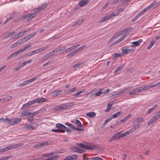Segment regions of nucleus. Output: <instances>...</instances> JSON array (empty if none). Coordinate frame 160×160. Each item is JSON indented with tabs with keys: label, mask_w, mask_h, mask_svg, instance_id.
Listing matches in <instances>:
<instances>
[{
	"label": "nucleus",
	"mask_w": 160,
	"mask_h": 160,
	"mask_svg": "<svg viewBox=\"0 0 160 160\" xmlns=\"http://www.w3.org/2000/svg\"><path fill=\"white\" fill-rule=\"evenodd\" d=\"M119 14V11L118 10H116L115 11L111 13V14H107L102 17L99 21V22L106 21L115 16L118 15Z\"/></svg>",
	"instance_id": "obj_1"
},
{
	"label": "nucleus",
	"mask_w": 160,
	"mask_h": 160,
	"mask_svg": "<svg viewBox=\"0 0 160 160\" xmlns=\"http://www.w3.org/2000/svg\"><path fill=\"white\" fill-rule=\"evenodd\" d=\"M74 104L72 102L62 104L58 106H56L54 108V111H58L62 110H65L73 106Z\"/></svg>",
	"instance_id": "obj_2"
},
{
	"label": "nucleus",
	"mask_w": 160,
	"mask_h": 160,
	"mask_svg": "<svg viewBox=\"0 0 160 160\" xmlns=\"http://www.w3.org/2000/svg\"><path fill=\"white\" fill-rule=\"evenodd\" d=\"M30 46V45H29L25 46L23 48H21L16 52L12 53L10 55L8 56L7 57V59H9L17 56L18 54H21L22 53V52H23Z\"/></svg>",
	"instance_id": "obj_3"
},
{
	"label": "nucleus",
	"mask_w": 160,
	"mask_h": 160,
	"mask_svg": "<svg viewBox=\"0 0 160 160\" xmlns=\"http://www.w3.org/2000/svg\"><path fill=\"white\" fill-rule=\"evenodd\" d=\"M160 118V110L157 112L148 122V125L150 126L152 123L156 122L157 120Z\"/></svg>",
	"instance_id": "obj_4"
},
{
	"label": "nucleus",
	"mask_w": 160,
	"mask_h": 160,
	"mask_svg": "<svg viewBox=\"0 0 160 160\" xmlns=\"http://www.w3.org/2000/svg\"><path fill=\"white\" fill-rule=\"evenodd\" d=\"M37 79L38 78L37 77H33L31 79L25 81L23 82H22L20 83L18 85V86L19 87H21L27 85L32 82L35 80H37Z\"/></svg>",
	"instance_id": "obj_5"
},
{
	"label": "nucleus",
	"mask_w": 160,
	"mask_h": 160,
	"mask_svg": "<svg viewBox=\"0 0 160 160\" xmlns=\"http://www.w3.org/2000/svg\"><path fill=\"white\" fill-rule=\"evenodd\" d=\"M119 133H120L119 132L114 134L109 139V142H111L114 140H116V139H119L121 138L124 137V134H122L120 135H119Z\"/></svg>",
	"instance_id": "obj_6"
},
{
	"label": "nucleus",
	"mask_w": 160,
	"mask_h": 160,
	"mask_svg": "<svg viewBox=\"0 0 160 160\" xmlns=\"http://www.w3.org/2000/svg\"><path fill=\"white\" fill-rule=\"evenodd\" d=\"M23 145V143H18L17 144H13L11 145L8 146L6 147L7 151L10 150L15 149L19 147L22 146Z\"/></svg>",
	"instance_id": "obj_7"
},
{
	"label": "nucleus",
	"mask_w": 160,
	"mask_h": 160,
	"mask_svg": "<svg viewBox=\"0 0 160 160\" xmlns=\"http://www.w3.org/2000/svg\"><path fill=\"white\" fill-rule=\"evenodd\" d=\"M147 11V10L146 9V8H145L144 9L141 11L138 14H137L135 17L132 19V22H134L137 20L140 16L142 15Z\"/></svg>",
	"instance_id": "obj_8"
},
{
	"label": "nucleus",
	"mask_w": 160,
	"mask_h": 160,
	"mask_svg": "<svg viewBox=\"0 0 160 160\" xmlns=\"http://www.w3.org/2000/svg\"><path fill=\"white\" fill-rule=\"evenodd\" d=\"M48 141L44 142H41L38 143L33 146V147L34 148L40 147L42 146H48Z\"/></svg>",
	"instance_id": "obj_9"
},
{
	"label": "nucleus",
	"mask_w": 160,
	"mask_h": 160,
	"mask_svg": "<svg viewBox=\"0 0 160 160\" xmlns=\"http://www.w3.org/2000/svg\"><path fill=\"white\" fill-rule=\"evenodd\" d=\"M35 126H32L29 124H26L24 125V128L27 130L32 131L37 127V124H35Z\"/></svg>",
	"instance_id": "obj_10"
},
{
	"label": "nucleus",
	"mask_w": 160,
	"mask_h": 160,
	"mask_svg": "<svg viewBox=\"0 0 160 160\" xmlns=\"http://www.w3.org/2000/svg\"><path fill=\"white\" fill-rule=\"evenodd\" d=\"M35 14L32 13H29L27 15H24L23 18H24L27 19V22L30 21L32 18L34 17Z\"/></svg>",
	"instance_id": "obj_11"
},
{
	"label": "nucleus",
	"mask_w": 160,
	"mask_h": 160,
	"mask_svg": "<svg viewBox=\"0 0 160 160\" xmlns=\"http://www.w3.org/2000/svg\"><path fill=\"white\" fill-rule=\"evenodd\" d=\"M21 119L20 118H14L11 119L10 124L12 125H16L21 121Z\"/></svg>",
	"instance_id": "obj_12"
},
{
	"label": "nucleus",
	"mask_w": 160,
	"mask_h": 160,
	"mask_svg": "<svg viewBox=\"0 0 160 160\" xmlns=\"http://www.w3.org/2000/svg\"><path fill=\"white\" fill-rule=\"evenodd\" d=\"M100 90L99 92H96L94 95V94L92 93H89L90 94V97H97L100 95L101 94H102L103 93V92L102 91L103 90V89L100 88Z\"/></svg>",
	"instance_id": "obj_13"
},
{
	"label": "nucleus",
	"mask_w": 160,
	"mask_h": 160,
	"mask_svg": "<svg viewBox=\"0 0 160 160\" xmlns=\"http://www.w3.org/2000/svg\"><path fill=\"white\" fill-rule=\"evenodd\" d=\"M47 6L46 3H43L38 7L37 9L36 12H39L41 10L45 8Z\"/></svg>",
	"instance_id": "obj_14"
},
{
	"label": "nucleus",
	"mask_w": 160,
	"mask_h": 160,
	"mask_svg": "<svg viewBox=\"0 0 160 160\" xmlns=\"http://www.w3.org/2000/svg\"><path fill=\"white\" fill-rule=\"evenodd\" d=\"M142 41V39H139L138 40L133 42H132V46L133 47H136L139 46L140 43Z\"/></svg>",
	"instance_id": "obj_15"
},
{
	"label": "nucleus",
	"mask_w": 160,
	"mask_h": 160,
	"mask_svg": "<svg viewBox=\"0 0 160 160\" xmlns=\"http://www.w3.org/2000/svg\"><path fill=\"white\" fill-rule=\"evenodd\" d=\"M35 100L36 101V102L37 103H42L47 101V99L46 98H43L42 97L38 98L37 99H35Z\"/></svg>",
	"instance_id": "obj_16"
},
{
	"label": "nucleus",
	"mask_w": 160,
	"mask_h": 160,
	"mask_svg": "<svg viewBox=\"0 0 160 160\" xmlns=\"http://www.w3.org/2000/svg\"><path fill=\"white\" fill-rule=\"evenodd\" d=\"M62 90H59L57 91H55L51 92V94L53 98H54L56 96L58 95Z\"/></svg>",
	"instance_id": "obj_17"
},
{
	"label": "nucleus",
	"mask_w": 160,
	"mask_h": 160,
	"mask_svg": "<svg viewBox=\"0 0 160 160\" xmlns=\"http://www.w3.org/2000/svg\"><path fill=\"white\" fill-rule=\"evenodd\" d=\"M32 60L30 59L29 60L26 61L22 63H20L19 64V68H21L25 66L26 64L31 62Z\"/></svg>",
	"instance_id": "obj_18"
},
{
	"label": "nucleus",
	"mask_w": 160,
	"mask_h": 160,
	"mask_svg": "<svg viewBox=\"0 0 160 160\" xmlns=\"http://www.w3.org/2000/svg\"><path fill=\"white\" fill-rule=\"evenodd\" d=\"M89 0H82L79 2V5L81 7L87 5Z\"/></svg>",
	"instance_id": "obj_19"
},
{
	"label": "nucleus",
	"mask_w": 160,
	"mask_h": 160,
	"mask_svg": "<svg viewBox=\"0 0 160 160\" xmlns=\"http://www.w3.org/2000/svg\"><path fill=\"white\" fill-rule=\"evenodd\" d=\"M72 149L74 150V151L78 153H82L83 152L84 150L77 148L76 147H72Z\"/></svg>",
	"instance_id": "obj_20"
},
{
	"label": "nucleus",
	"mask_w": 160,
	"mask_h": 160,
	"mask_svg": "<svg viewBox=\"0 0 160 160\" xmlns=\"http://www.w3.org/2000/svg\"><path fill=\"white\" fill-rule=\"evenodd\" d=\"M31 114V113L28 110L23 111L21 113L22 116H27Z\"/></svg>",
	"instance_id": "obj_21"
},
{
	"label": "nucleus",
	"mask_w": 160,
	"mask_h": 160,
	"mask_svg": "<svg viewBox=\"0 0 160 160\" xmlns=\"http://www.w3.org/2000/svg\"><path fill=\"white\" fill-rule=\"evenodd\" d=\"M134 128H131L128 131L122 133L123 134H124V137H125L129 134L130 133H132L133 131H134L135 130H134Z\"/></svg>",
	"instance_id": "obj_22"
},
{
	"label": "nucleus",
	"mask_w": 160,
	"mask_h": 160,
	"mask_svg": "<svg viewBox=\"0 0 160 160\" xmlns=\"http://www.w3.org/2000/svg\"><path fill=\"white\" fill-rule=\"evenodd\" d=\"M121 113V112L118 111L112 115L110 116V117L111 119H112L113 118H116L118 117Z\"/></svg>",
	"instance_id": "obj_23"
},
{
	"label": "nucleus",
	"mask_w": 160,
	"mask_h": 160,
	"mask_svg": "<svg viewBox=\"0 0 160 160\" xmlns=\"http://www.w3.org/2000/svg\"><path fill=\"white\" fill-rule=\"evenodd\" d=\"M76 124L77 127L82 128V125L81 122L78 120H76L74 122Z\"/></svg>",
	"instance_id": "obj_24"
},
{
	"label": "nucleus",
	"mask_w": 160,
	"mask_h": 160,
	"mask_svg": "<svg viewBox=\"0 0 160 160\" xmlns=\"http://www.w3.org/2000/svg\"><path fill=\"white\" fill-rule=\"evenodd\" d=\"M87 116H89L91 118H94L96 115V113L94 112H90L86 113Z\"/></svg>",
	"instance_id": "obj_25"
},
{
	"label": "nucleus",
	"mask_w": 160,
	"mask_h": 160,
	"mask_svg": "<svg viewBox=\"0 0 160 160\" xmlns=\"http://www.w3.org/2000/svg\"><path fill=\"white\" fill-rule=\"evenodd\" d=\"M11 119L8 118H0V122H6L7 121H8L9 122V123L10 124Z\"/></svg>",
	"instance_id": "obj_26"
},
{
	"label": "nucleus",
	"mask_w": 160,
	"mask_h": 160,
	"mask_svg": "<svg viewBox=\"0 0 160 160\" xmlns=\"http://www.w3.org/2000/svg\"><path fill=\"white\" fill-rule=\"evenodd\" d=\"M158 107V105H155L152 108L149 109L148 112H147V113L148 114H149L151 112L154 111L155 109H156Z\"/></svg>",
	"instance_id": "obj_27"
},
{
	"label": "nucleus",
	"mask_w": 160,
	"mask_h": 160,
	"mask_svg": "<svg viewBox=\"0 0 160 160\" xmlns=\"http://www.w3.org/2000/svg\"><path fill=\"white\" fill-rule=\"evenodd\" d=\"M157 5V3H156V1H154L153 2H152V3H151L150 5H149L148 6H147L146 8V9L148 10L149 9L152 8V7L154 5Z\"/></svg>",
	"instance_id": "obj_28"
},
{
	"label": "nucleus",
	"mask_w": 160,
	"mask_h": 160,
	"mask_svg": "<svg viewBox=\"0 0 160 160\" xmlns=\"http://www.w3.org/2000/svg\"><path fill=\"white\" fill-rule=\"evenodd\" d=\"M83 65V63L82 62H79L78 63H77L76 64H75V65H73L72 66L73 68H75L76 69H78V68L82 67Z\"/></svg>",
	"instance_id": "obj_29"
},
{
	"label": "nucleus",
	"mask_w": 160,
	"mask_h": 160,
	"mask_svg": "<svg viewBox=\"0 0 160 160\" xmlns=\"http://www.w3.org/2000/svg\"><path fill=\"white\" fill-rule=\"evenodd\" d=\"M150 89L149 87V85H148L144 86H142L140 88L139 90H140V91H145L148 89Z\"/></svg>",
	"instance_id": "obj_30"
},
{
	"label": "nucleus",
	"mask_w": 160,
	"mask_h": 160,
	"mask_svg": "<svg viewBox=\"0 0 160 160\" xmlns=\"http://www.w3.org/2000/svg\"><path fill=\"white\" fill-rule=\"evenodd\" d=\"M83 19H82L80 20H78L77 21L74 23L72 25V26H74L76 25H80L83 22Z\"/></svg>",
	"instance_id": "obj_31"
},
{
	"label": "nucleus",
	"mask_w": 160,
	"mask_h": 160,
	"mask_svg": "<svg viewBox=\"0 0 160 160\" xmlns=\"http://www.w3.org/2000/svg\"><path fill=\"white\" fill-rule=\"evenodd\" d=\"M85 91V90L82 89V90H81V91H79L77 92L75 94H73V96L75 98H77L80 94H81V93H82L84 92Z\"/></svg>",
	"instance_id": "obj_32"
},
{
	"label": "nucleus",
	"mask_w": 160,
	"mask_h": 160,
	"mask_svg": "<svg viewBox=\"0 0 160 160\" xmlns=\"http://www.w3.org/2000/svg\"><path fill=\"white\" fill-rule=\"evenodd\" d=\"M140 91V90H139V89H134L132 91H131L129 93V94L131 95H133L134 94Z\"/></svg>",
	"instance_id": "obj_33"
},
{
	"label": "nucleus",
	"mask_w": 160,
	"mask_h": 160,
	"mask_svg": "<svg viewBox=\"0 0 160 160\" xmlns=\"http://www.w3.org/2000/svg\"><path fill=\"white\" fill-rule=\"evenodd\" d=\"M64 49V48H58L56 49L55 50H54L52 52H53V54H54V53H56L58 52L61 51L63 50Z\"/></svg>",
	"instance_id": "obj_34"
},
{
	"label": "nucleus",
	"mask_w": 160,
	"mask_h": 160,
	"mask_svg": "<svg viewBox=\"0 0 160 160\" xmlns=\"http://www.w3.org/2000/svg\"><path fill=\"white\" fill-rule=\"evenodd\" d=\"M156 42L154 40H153L149 44L147 47V49L149 50L150 49L152 46Z\"/></svg>",
	"instance_id": "obj_35"
},
{
	"label": "nucleus",
	"mask_w": 160,
	"mask_h": 160,
	"mask_svg": "<svg viewBox=\"0 0 160 160\" xmlns=\"http://www.w3.org/2000/svg\"><path fill=\"white\" fill-rule=\"evenodd\" d=\"M122 52L124 54H126L129 52V51L127 48L123 47L122 49Z\"/></svg>",
	"instance_id": "obj_36"
},
{
	"label": "nucleus",
	"mask_w": 160,
	"mask_h": 160,
	"mask_svg": "<svg viewBox=\"0 0 160 160\" xmlns=\"http://www.w3.org/2000/svg\"><path fill=\"white\" fill-rule=\"evenodd\" d=\"M49 48V47L48 46H45L44 47H42L40 48H38V50L39 51V52H41L44 51V50H47Z\"/></svg>",
	"instance_id": "obj_37"
},
{
	"label": "nucleus",
	"mask_w": 160,
	"mask_h": 160,
	"mask_svg": "<svg viewBox=\"0 0 160 160\" xmlns=\"http://www.w3.org/2000/svg\"><path fill=\"white\" fill-rule=\"evenodd\" d=\"M85 46L86 45H84L78 48L76 50H75V51L76 53H77L84 48Z\"/></svg>",
	"instance_id": "obj_38"
},
{
	"label": "nucleus",
	"mask_w": 160,
	"mask_h": 160,
	"mask_svg": "<svg viewBox=\"0 0 160 160\" xmlns=\"http://www.w3.org/2000/svg\"><path fill=\"white\" fill-rule=\"evenodd\" d=\"M13 17L12 15H10L9 17L7 18L6 20L3 22V24H5L8 22L10 20H11Z\"/></svg>",
	"instance_id": "obj_39"
},
{
	"label": "nucleus",
	"mask_w": 160,
	"mask_h": 160,
	"mask_svg": "<svg viewBox=\"0 0 160 160\" xmlns=\"http://www.w3.org/2000/svg\"><path fill=\"white\" fill-rule=\"evenodd\" d=\"M15 31H12V32H11L9 33H8V35L6 36V37L5 38H10L14 34H15Z\"/></svg>",
	"instance_id": "obj_40"
},
{
	"label": "nucleus",
	"mask_w": 160,
	"mask_h": 160,
	"mask_svg": "<svg viewBox=\"0 0 160 160\" xmlns=\"http://www.w3.org/2000/svg\"><path fill=\"white\" fill-rule=\"evenodd\" d=\"M126 36V34H123L120 38L117 41V42H119L123 40Z\"/></svg>",
	"instance_id": "obj_41"
},
{
	"label": "nucleus",
	"mask_w": 160,
	"mask_h": 160,
	"mask_svg": "<svg viewBox=\"0 0 160 160\" xmlns=\"http://www.w3.org/2000/svg\"><path fill=\"white\" fill-rule=\"evenodd\" d=\"M76 53V52L75 51V50L72 52H70L67 55V57L68 58H71L72 57L74 54L75 53Z\"/></svg>",
	"instance_id": "obj_42"
},
{
	"label": "nucleus",
	"mask_w": 160,
	"mask_h": 160,
	"mask_svg": "<svg viewBox=\"0 0 160 160\" xmlns=\"http://www.w3.org/2000/svg\"><path fill=\"white\" fill-rule=\"evenodd\" d=\"M53 55V52H51L45 55L44 56V58H48L52 56Z\"/></svg>",
	"instance_id": "obj_43"
},
{
	"label": "nucleus",
	"mask_w": 160,
	"mask_h": 160,
	"mask_svg": "<svg viewBox=\"0 0 160 160\" xmlns=\"http://www.w3.org/2000/svg\"><path fill=\"white\" fill-rule=\"evenodd\" d=\"M32 55H33L32 53V51H31L23 55L22 57H27L30 56Z\"/></svg>",
	"instance_id": "obj_44"
},
{
	"label": "nucleus",
	"mask_w": 160,
	"mask_h": 160,
	"mask_svg": "<svg viewBox=\"0 0 160 160\" xmlns=\"http://www.w3.org/2000/svg\"><path fill=\"white\" fill-rule=\"evenodd\" d=\"M12 157L11 155H9L7 157H2L0 159V160H7L10 158Z\"/></svg>",
	"instance_id": "obj_45"
},
{
	"label": "nucleus",
	"mask_w": 160,
	"mask_h": 160,
	"mask_svg": "<svg viewBox=\"0 0 160 160\" xmlns=\"http://www.w3.org/2000/svg\"><path fill=\"white\" fill-rule=\"evenodd\" d=\"M69 156L71 160H76L78 157L76 155H72Z\"/></svg>",
	"instance_id": "obj_46"
},
{
	"label": "nucleus",
	"mask_w": 160,
	"mask_h": 160,
	"mask_svg": "<svg viewBox=\"0 0 160 160\" xmlns=\"http://www.w3.org/2000/svg\"><path fill=\"white\" fill-rule=\"evenodd\" d=\"M58 157H53L51 158H48L46 159H45L43 160H58Z\"/></svg>",
	"instance_id": "obj_47"
},
{
	"label": "nucleus",
	"mask_w": 160,
	"mask_h": 160,
	"mask_svg": "<svg viewBox=\"0 0 160 160\" xmlns=\"http://www.w3.org/2000/svg\"><path fill=\"white\" fill-rule=\"evenodd\" d=\"M77 145L78 147H80L83 149H84L85 145L81 143H77Z\"/></svg>",
	"instance_id": "obj_48"
},
{
	"label": "nucleus",
	"mask_w": 160,
	"mask_h": 160,
	"mask_svg": "<svg viewBox=\"0 0 160 160\" xmlns=\"http://www.w3.org/2000/svg\"><path fill=\"white\" fill-rule=\"evenodd\" d=\"M27 119L28 122H31L33 120V117L32 115L27 118Z\"/></svg>",
	"instance_id": "obj_49"
},
{
	"label": "nucleus",
	"mask_w": 160,
	"mask_h": 160,
	"mask_svg": "<svg viewBox=\"0 0 160 160\" xmlns=\"http://www.w3.org/2000/svg\"><path fill=\"white\" fill-rule=\"evenodd\" d=\"M143 120V118H139L136 119L135 120V121L137 122L138 123H139V122H142Z\"/></svg>",
	"instance_id": "obj_50"
},
{
	"label": "nucleus",
	"mask_w": 160,
	"mask_h": 160,
	"mask_svg": "<svg viewBox=\"0 0 160 160\" xmlns=\"http://www.w3.org/2000/svg\"><path fill=\"white\" fill-rule=\"evenodd\" d=\"M17 45L18 46H19L20 45L24 43V42L22 39H21L18 40L17 42H16Z\"/></svg>",
	"instance_id": "obj_51"
},
{
	"label": "nucleus",
	"mask_w": 160,
	"mask_h": 160,
	"mask_svg": "<svg viewBox=\"0 0 160 160\" xmlns=\"http://www.w3.org/2000/svg\"><path fill=\"white\" fill-rule=\"evenodd\" d=\"M29 104L28 103V102H27V103L25 104H24L23 105L22 108V109H24L26 108L29 107Z\"/></svg>",
	"instance_id": "obj_52"
},
{
	"label": "nucleus",
	"mask_w": 160,
	"mask_h": 160,
	"mask_svg": "<svg viewBox=\"0 0 160 160\" xmlns=\"http://www.w3.org/2000/svg\"><path fill=\"white\" fill-rule=\"evenodd\" d=\"M74 49V48H73V46H72V47H69V48H67L66 49L65 51H66V52H69L70 51L73 50Z\"/></svg>",
	"instance_id": "obj_53"
},
{
	"label": "nucleus",
	"mask_w": 160,
	"mask_h": 160,
	"mask_svg": "<svg viewBox=\"0 0 160 160\" xmlns=\"http://www.w3.org/2000/svg\"><path fill=\"white\" fill-rule=\"evenodd\" d=\"M29 104V106L36 103L35 99H33L32 100L28 102Z\"/></svg>",
	"instance_id": "obj_54"
},
{
	"label": "nucleus",
	"mask_w": 160,
	"mask_h": 160,
	"mask_svg": "<svg viewBox=\"0 0 160 160\" xmlns=\"http://www.w3.org/2000/svg\"><path fill=\"white\" fill-rule=\"evenodd\" d=\"M111 104H108L107 105V109L105 110V112H108L111 109Z\"/></svg>",
	"instance_id": "obj_55"
},
{
	"label": "nucleus",
	"mask_w": 160,
	"mask_h": 160,
	"mask_svg": "<svg viewBox=\"0 0 160 160\" xmlns=\"http://www.w3.org/2000/svg\"><path fill=\"white\" fill-rule=\"evenodd\" d=\"M65 124L67 125V126H69L71 128H72L73 130L74 128H75V126L73 124L69 123L68 122H66Z\"/></svg>",
	"instance_id": "obj_56"
},
{
	"label": "nucleus",
	"mask_w": 160,
	"mask_h": 160,
	"mask_svg": "<svg viewBox=\"0 0 160 160\" xmlns=\"http://www.w3.org/2000/svg\"><path fill=\"white\" fill-rule=\"evenodd\" d=\"M126 92V90H125V89H124L123 90H121V91H119V92H117V95H119L120 94H123V93H124L125 92Z\"/></svg>",
	"instance_id": "obj_57"
},
{
	"label": "nucleus",
	"mask_w": 160,
	"mask_h": 160,
	"mask_svg": "<svg viewBox=\"0 0 160 160\" xmlns=\"http://www.w3.org/2000/svg\"><path fill=\"white\" fill-rule=\"evenodd\" d=\"M73 130H75L77 131H84V129H83L81 128H76L75 127L74 128Z\"/></svg>",
	"instance_id": "obj_58"
},
{
	"label": "nucleus",
	"mask_w": 160,
	"mask_h": 160,
	"mask_svg": "<svg viewBox=\"0 0 160 160\" xmlns=\"http://www.w3.org/2000/svg\"><path fill=\"white\" fill-rule=\"evenodd\" d=\"M124 66V64H122L116 70H121V69H123Z\"/></svg>",
	"instance_id": "obj_59"
},
{
	"label": "nucleus",
	"mask_w": 160,
	"mask_h": 160,
	"mask_svg": "<svg viewBox=\"0 0 160 160\" xmlns=\"http://www.w3.org/2000/svg\"><path fill=\"white\" fill-rule=\"evenodd\" d=\"M90 159L91 160H100L101 158L99 157H97L91 158Z\"/></svg>",
	"instance_id": "obj_60"
},
{
	"label": "nucleus",
	"mask_w": 160,
	"mask_h": 160,
	"mask_svg": "<svg viewBox=\"0 0 160 160\" xmlns=\"http://www.w3.org/2000/svg\"><path fill=\"white\" fill-rule=\"evenodd\" d=\"M76 89V88H73L70 89L68 92V93H71L73 92H74Z\"/></svg>",
	"instance_id": "obj_61"
},
{
	"label": "nucleus",
	"mask_w": 160,
	"mask_h": 160,
	"mask_svg": "<svg viewBox=\"0 0 160 160\" xmlns=\"http://www.w3.org/2000/svg\"><path fill=\"white\" fill-rule=\"evenodd\" d=\"M84 149L87 150L93 149V148L91 147L90 146L85 145Z\"/></svg>",
	"instance_id": "obj_62"
},
{
	"label": "nucleus",
	"mask_w": 160,
	"mask_h": 160,
	"mask_svg": "<svg viewBox=\"0 0 160 160\" xmlns=\"http://www.w3.org/2000/svg\"><path fill=\"white\" fill-rule=\"evenodd\" d=\"M40 112L39 111H38L36 112H33L32 113H31V114L34 117V116L38 114Z\"/></svg>",
	"instance_id": "obj_63"
},
{
	"label": "nucleus",
	"mask_w": 160,
	"mask_h": 160,
	"mask_svg": "<svg viewBox=\"0 0 160 160\" xmlns=\"http://www.w3.org/2000/svg\"><path fill=\"white\" fill-rule=\"evenodd\" d=\"M62 124L61 123H57L56 125V127L58 128L61 129L62 128Z\"/></svg>",
	"instance_id": "obj_64"
}]
</instances>
